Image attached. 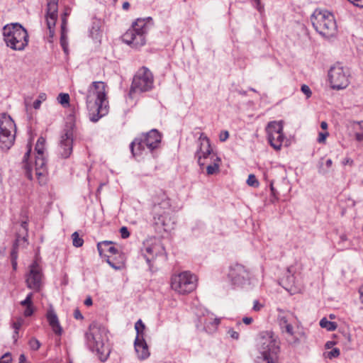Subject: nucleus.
<instances>
[{
    "label": "nucleus",
    "mask_w": 363,
    "mask_h": 363,
    "mask_svg": "<svg viewBox=\"0 0 363 363\" xmlns=\"http://www.w3.org/2000/svg\"><path fill=\"white\" fill-rule=\"evenodd\" d=\"M106 85L103 82H94L88 89L86 104L89 119L96 123L108 112Z\"/></svg>",
    "instance_id": "f257e3e1"
},
{
    "label": "nucleus",
    "mask_w": 363,
    "mask_h": 363,
    "mask_svg": "<svg viewBox=\"0 0 363 363\" xmlns=\"http://www.w3.org/2000/svg\"><path fill=\"white\" fill-rule=\"evenodd\" d=\"M3 37L6 45L15 51H23L28 45L27 30L18 23L6 24L3 27Z\"/></svg>",
    "instance_id": "f03ea898"
},
{
    "label": "nucleus",
    "mask_w": 363,
    "mask_h": 363,
    "mask_svg": "<svg viewBox=\"0 0 363 363\" xmlns=\"http://www.w3.org/2000/svg\"><path fill=\"white\" fill-rule=\"evenodd\" d=\"M172 213L169 199L163 195L161 202L154 206V225L158 233L170 232L174 228L175 218Z\"/></svg>",
    "instance_id": "7ed1b4c3"
},
{
    "label": "nucleus",
    "mask_w": 363,
    "mask_h": 363,
    "mask_svg": "<svg viewBox=\"0 0 363 363\" xmlns=\"http://www.w3.org/2000/svg\"><path fill=\"white\" fill-rule=\"evenodd\" d=\"M257 345L261 354V357L257 358V363H275L274 357L279 351V346L274 333L261 332L259 335Z\"/></svg>",
    "instance_id": "20e7f679"
},
{
    "label": "nucleus",
    "mask_w": 363,
    "mask_h": 363,
    "mask_svg": "<svg viewBox=\"0 0 363 363\" xmlns=\"http://www.w3.org/2000/svg\"><path fill=\"white\" fill-rule=\"evenodd\" d=\"M144 248L141 249V254L139 259L145 261L150 271L154 270L155 266L157 267L160 262L167 260V254L164 246L160 241L147 240L144 242Z\"/></svg>",
    "instance_id": "39448f33"
},
{
    "label": "nucleus",
    "mask_w": 363,
    "mask_h": 363,
    "mask_svg": "<svg viewBox=\"0 0 363 363\" xmlns=\"http://www.w3.org/2000/svg\"><path fill=\"white\" fill-rule=\"evenodd\" d=\"M315 30L321 35L330 38L336 33L337 24L333 14L328 11L315 9L311 16Z\"/></svg>",
    "instance_id": "423d86ee"
},
{
    "label": "nucleus",
    "mask_w": 363,
    "mask_h": 363,
    "mask_svg": "<svg viewBox=\"0 0 363 363\" xmlns=\"http://www.w3.org/2000/svg\"><path fill=\"white\" fill-rule=\"evenodd\" d=\"M16 124L10 116L6 113L0 116V150L6 151L14 143Z\"/></svg>",
    "instance_id": "0eeeda50"
},
{
    "label": "nucleus",
    "mask_w": 363,
    "mask_h": 363,
    "mask_svg": "<svg viewBox=\"0 0 363 363\" xmlns=\"http://www.w3.org/2000/svg\"><path fill=\"white\" fill-rule=\"evenodd\" d=\"M171 287L180 294L193 291L196 287V277L189 272H184L172 277Z\"/></svg>",
    "instance_id": "6e6552de"
},
{
    "label": "nucleus",
    "mask_w": 363,
    "mask_h": 363,
    "mask_svg": "<svg viewBox=\"0 0 363 363\" xmlns=\"http://www.w3.org/2000/svg\"><path fill=\"white\" fill-rule=\"evenodd\" d=\"M349 77V69L339 63L331 67L328 72L329 82L333 89L339 90L346 88L350 83Z\"/></svg>",
    "instance_id": "1a4fd4ad"
},
{
    "label": "nucleus",
    "mask_w": 363,
    "mask_h": 363,
    "mask_svg": "<svg viewBox=\"0 0 363 363\" xmlns=\"http://www.w3.org/2000/svg\"><path fill=\"white\" fill-rule=\"evenodd\" d=\"M104 328L96 323H91L89 325V331L86 333V340L89 348L98 353L103 352L104 338L102 334Z\"/></svg>",
    "instance_id": "9d476101"
},
{
    "label": "nucleus",
    "mask_w": 363,
    "mask_h": 363,
    "mask_svg": "<svg viewBox=\"0 0 363 363\" xmlns=\"http://www.w3.org/2000/svg\"><path fill=\"white\" fill-rule=\"evenodd\" d=\"M42 269L36 260L29 267V272L26 275V283L27 287L35 291H39L43 285Z\"/></svg>",
    "instance_id": "9b49d317"
},
{
    "label": "nucleus",
    "mask_w": 363,
    "mask_h": 363,
    "mask_svg": "<svg viewBox=\"0 0 363 363\" xmlns=\"http://www.w3.org/2000/svg\"><path fill=\"white\" fill-rule=\"evenodd\" d=\"M228 277L235 286H242L250 279V273L245 266L235 263L230 267Z\"/></svg>",
    "instance_id": "f8f14e48"
},
{
    "label": "nucleus",
    "mask_w": 363,
    "mask_h": 363,
    "mask_svg": "<svg viewBox=\"0 0 363 363\" xmlns=\"http://www.w3.org/2000/svg\"><path fill=\"white\" fill-rule=\"evenodd\" d=\"M73 149V131L71 128L64 130L60 136L57 152L58 155L64 159L68 158Z\"/></svg>",
    "instance_id": "ddd939ff"
},
{
    "label": "nucleus",
    "mask_w": 363,
    "mask_h": 363,
    "mask_svg": "<svg viewBox=\"0 0 363 363\" xmlns=\"http://www.w3.org/2000/svg\"><path fill=\"white\" fill-rule=\"evenodd\" d=\"M162 141V135L157 129H152L147 133H143L140 141L138 142V149L145 145L151 152L157 149Z\"/></svg>",
    "instance_id": "4468645a"
},
{
    "label": "nucleus",
    "mask_w": 363,
    "mask_h": 363,
    "mask_svg": "<svg viewBox=\"0 0 363 363\" xmlns=\"http://www.w3.org/2000/svg\"><path fill=\"white\" fill-rule=\"evenodd\" d=\"M58 0H47L46 23L50 38L55 35V27L57 20Z\"/></svg>",
    "instance_id": "2eb2a0df"
},
{
    "label": "nucleus",
    "mask_w": 363,
    "mask_h": 363,
    "mask_svg": "<svg viewBox=\"0 0 363 363\" xmlns=\"http://www.w3.org/2000/svg\"><path fill=\"white\" fill-rule=\"evenodd\" d=\"M153 75L148 68L143 67L138 70V91H150L153 88Z\"/></svg>",
    "instance_id": "dca6fc26"
},
{
    "label": "nucleus",
    "mask_w": 363,
    "mask_h": 363,
    "mask_svg": "<svg viewBox=\"0 0 363 363\" xmlns=\"http://www.w3.org/2000/svg\"><path fill=\"white\" fill-rule=\"evenodd\" d=\"M145 324L140 319L138 320V358L140 360L147 359L150 352L148 345L144 339Z\"/></svg>",
    "instance_id": "f3484780"
},
{
    "label": "nucleus",
    "mask_w": 363,
    "mask_h": 363,
    "mask_svg": "<svg viewBox=\"0 0 363 363\" xmlns=\"http://www.w3.org/2000/svg\"><path fill=\"white\" fill-rule=\"evenodd\" d=\"M199 148L196 152V157L198 160V164L200 167L204 166V162H201L202 158H207L211 153L212 149L210 144V140L203 133H201L199 138Z\"/></svg>",
    "instance_id": "a211bd4d"
},
{
    "label": "nucleus",
    "mask_w": 363,
    "mask_h": 363,
    "mask_svg": "<svg viewBox=\"0 0 363 363\" xmlns=\"http://www.w3.org/2000/svg\"><path fill=\"white\" fill-rule=\"evenodd\" d=\"M153 24V20L151 17L138 18V45H144L145 44L146 40L144 34L147 32L149 27Z\"/></svg>",
    "instance_id": "6ab92c4d"
},
{
    "label": "nucleus",
    "mask_w": 363,
    "mask_h": 363,
    "mask_svg": "<svg viewBox=\"0 0 363 363\" xmlns=\"http://www.w3.org/2000/svg\"><path fill=\"white\" fill-rule=\"evenodd\" d=\"M35 172L40 183L44 182L47 174L46 161L44 155H36L35 160Z\"/></svg>",
    "instance_id": "aec40b11"
},
{
    "label": "nucleus",
    "mask_w": 363,
    "mask_h": 363,
    "mask_svg": "<svg viewBox=\"0 0 363 363\" xmlns=\"http://www.w3.org/2000/svg\"><path fill=\"white\" fill-rule=\"evenodd\" d=\"M46 318L53 333L55 335L60 336L62 334L63 330L60 324L58 317L52 308L48 311Z\"/></svg>",
    "instance_id": "412c9836"
},
{
    "label": "nucleus",
    "mask_w": 363,
    "mask_h": 363,
    "mask_svg": "<svg viewBox=\"0 0 363 363\" xmlns=\"http://www.w3.org/2000/svg\"><path fill=\"white\" fill-rule=\"evenodd\" d=\"M283 131V121H271L266 127V132L267 134V138H272L274 135H277L279 133Z\"/></svg>",
    "instance_id": "4be33fe9"
},
{
    "label": "nucleus",
    "mask_w": 363,
    "mask_h": 363,
    "mask_svg": "<svg viewBox=\"0 0 363 363\" xmlns=\"http://www.w3.org/2000/svg\"><path fill=\"white\" fill-rule=\"evenodd\" d=\"M136 36V20L132 22V26L122 36V40L127 45L133 43Z\"/></svg>",
    "instance_id": "5701e85b"
},
{
    "label": "nucleus",
    "mask_w": 363,
    "mask_h": 363,
    "mask_svg": "<svg viewBox=\"0 0 363 363\" xmlns=\"http://www.w3.org/2000/svg\"><path fill=\"white\" fill-rule=\"evenodd\" d=\"M111 244H113V242L108 240H104L99 242L97 244V250L99 251V255L101 256L102 253L104 251H107L111 253L112 255H116L118 252V251L116 247L111 246Z\"/></svg>",
    "instance_id": "b1692460"
},
{
    "label": "nucleus",
    "mask_w": 363,
    "mask_h": 363,
    "mask_svg": "<svg viewBox=\"0 0 363 363\" xmlns=\"http://www.w3.org/2000/svg\"><path fill=\"white\" fill-rule=\"evenodd\" d=\"M285 139L284 134L282 132L277 133V135H273L272 138H269L268 141L270 145L276 150H281L282 146V143Z\"/></svg>",
    "instance_id": "393cba45"
},
{
    "label": "nucleus",
    "mask_w": 363,
    "mask_h": 363,
    "mask_svg": "<svg viewBox=\"0 0 363 363\" xmlns=\"http://www.w3.org/2000/svg\"><path fill=\"white\" fill-rule=\"evenodd\" d=\"M283 333H286L289 337H290L289 341H291L293 343H298L299 339L296 337L295 332L294 329V326L292 325V323L290 325H288L285 328L281 330Z\"/></svg>",
    "instance_id": "a878e982"
},
{
    "label": "nucleus",
    "mask_w": 363,
    "mask_h": 363,
    "mask_svg": "<svg viewBox=\"0 0 363 363\" xmlns=\"http://www.w3.org/2000/svg\"><path fill=\"white\" fill-rule=\"evenodd\" d=\"M30 152H31V146H30V145H28V150L24 155L23 162L24 163V168L26 170L27 177L31 179H32L31 178L32 168L28 162V160L30 155Z\"/></svg>",
    "instance_id": "bb28decb"
},
{
    "label": "nucleus",
    "mask_w": 363,
    "mask_h": 363,
    "mask_svg": "<svg viewBox=\"0 0 363 363\" xmlns=\"http://www.w3.org/2000/svg\"><path fill=\"white\" fill-rule=\"evenodd\" d=\"M292 317L293 315L291 313L280 315L279 316V324L281 330L291 323Z\"/></svg>",
    "instance_id": "cd10ccee"
},
{
    "label": "nucleus",
    "mask_w": 363,
    "mask_h": 363,
    "mask_svg": "<svg viewBox=\"0 0 363 363\" xmlns=\"http://www.w3.org/2000/svg\"><path fill=\"white\" fill-rule=\"evenodd\" d=\"M320 325L321 328H325L328 331H334L337 327L335 322L329 321L326 318H323L320 320Z\"/></svg>",
    "instance_id": "c85d7f7f"
},
{
    "label": "nucleus",
    "mask_w": 363,
    "mask_h": 363,
    "mask_svg": "<svg viewBox=\"0 0 363 363\" xmlns=\"http://www.w3.org/2000/svg\"><path fill=\"white\" fill-rule=\"evenodd\" d=\"M21 240H23V242L26 241V237H23L22 238H21L20 236L17 237L15 242L13 245V247H12L11 252V260L17 259L18 247V243L21 241Z\"/></svg>",
    "instance_id": "c756f323"
},
{
    "label": "nucleus",
    "mask_w": 363,
    "mask_h": 363,
    "mask_svg": "<svg viewBox=\"0 0 363 363\" xmlns=\"http://www.w3.org/2000/svg\"><path fill=\"white\" fill-rule=\"evenodd\" d=\"M67 32L61 31L60 36V45L63 49L64 52L67 55L68 54V40H67Z\"/></svg>",
    "instance_id": "7c9ffc66"
},
{
    "label": "nucleus",
    "mask_w": 363,
    "mask_h": 363,
    "mask_svg": "<svg viewBox=\"0 0 363 363\" xmlns=\"http://www.w3.org/2000/svg\"><path fill=\"white\" fill-rule=\"evenodd\" d=\"M216 161L218 162H214L213 164L208 165L206 167L207 174L208 175H212L216 172L219 171V164L218 162L220 161L219 157H216Z\"/></svg>",
    "instance_id": "2f4dec72"
},
{
    "label": "nucleus",
    "mask_w": 363,
    "mask_h": 363,
    "mask_svg": "<svg viewBox=\"0 0 363 363\" xmlns=\"http://www.w3.org/2000/svg\"><path fill=\"white\" fill-rule=\"evenodd\" d=\"M72 245L76 247H82L84 244V240L79 237L77 232H74L72 235Z\"/></svg>",
    "instance_id": "473e14b6"
},
{
    "label": "nucleus",
    "mask_w": 363,
    "mask_h": 363,
    "mask_svg": "<svg viewBox=\"0 0 363 363\" xmlns=\"http://www.w3.org/2000/svg\"><path fill=\"white\" fill-rule=\"evenodd\" d=\"M57 101L63 106H67L69 104V95L65 93H60L57 96Z\"/></svg>",
    "instance_id": "72a5a7b5"
},
{
    "label": "nucleus",
    "mask_w": 363,
    "mask_h": 363,
    "mask_svg": "<svg viewBox=\"0 0 363 363\" xmlns=\"http://www.w3.org/2000/svg\"><path fill=\"white\" fill-rule=\"evenodd\" d=\"M332 164H333L332 160H330V159L327 160L326 162H325L326 168H324L323 162H319V166H318V172H319V173L320 174H325V173H327L328 172V169L331 167Z\"/></svg>",
    "instance_id": "f704fd0d"
},
{
    "label": "nucleus",
    "mask_w": 363,
    "mask_h": 363,
    "mask_svg": "<svg viewBox=\"0 0 363 363\" xmlns=\"http://www.w3.org/2000/svg\"><path fill=\"white\" fill-rule=\"evenodd\" d=\"M28 344H29L30 349L33 350H35V351L38 350L40 347V345H41L40 341L35 337H32L29 340Z\"/></svg>",
    "instance_id": "c9c22d12"
},
{
    "label": "nucleus",
    "mask_w": 363,
    "mask_h": 363,
    "mask_svg": "<svg viewBox=\"0 0 363 363\" xmlns=\"http://www.w3.org/2000/svg\"><path fill=\"white\" fill-rule=\"evenodd\" d=\"M247 184L253 187H257L259 186V182L254 174H250L247 179Z\"/></svg>",
    "instance_id": "e433bc0d"
},
{
    "label": "nucleus",
    "mask_w": 363,
    "mask_h": 363,
    "mask_svg": "<svg viewBox=\"0 0 363 363\" xmlns=\"http://www.w3.org/2000/svg\"><path fill=\"white\" fill-rule=\"evenodd\" d=\"M23 323L24 320L22 318H18L16 320L12 323V327L14 330L18 331Z\"/></svg>",
    "instance_id": "4c0bfd02"
},
{
    "label": "nucleus",
    "mask_w": 363,
    "mask_h": 363,
    "mask_svg": "<svg viewBox=\"0 0 363 363\" xmlns=\"http://www.w3.org/2000/svg\"><path fill=\"white\" fill-rule=\"evenodd\" d=\"M11 353L6 352L0 358V363H11Z\"/></svg>",
    "instance_id": "58836bf2"
},
{
    "label": "nucleus",
    "mask_w": 363,
    "mask_h": 363,
    "mask_svg": "<svg viewBox=\"0 0 363 363\" xmlns=\"http://www.w3.org/2000/svg\"><path fill=\"white\" fill-rule=\"evenodd\" d=\"M136 80V75H134L133 77V82H132V85L130 86V91H129V94H128V96L129 98L130 99H133L134 96H135V81Z\"/></svg>",
    "instance_id": "ea45409f"
},
{
    "label": "nucleus",
    "mask_w": 363,
    "mask_h": 363,
    "mask_svg": "<svg viewBox=\"0 0 363 363\" xmlns=\"http://www.w3.org/2000/svg\"><path fill=\"white\" fill-rule=\"evenodd\" d=\"M301 91L306 96V98L308 99L311 96L312 92L308 86L306 84H303L301 86Z\"/></svg>",
    "instance_id": "a19ab883"
},
{
    "label": "nucleus",
    "mask_w": 363,
    "mask_h": 363,
    "mask_svg": "<svg viewBox=\"0 0 363 363\" xmlns=\"http://www.w3.org/2000/svg\"><path fill=\"white\" fill-rule=\"evenodd\" d=\"M121 236L123 239L128 238L130 236V233L125 226H123L120 229Z\"/></svg>",
    "instance_id": "79ce46f5"
},
{
    "label": "nucleus",
    "mask_w": 363,
    "mask_h": 363,
    "mask_svg": "<svg viewBox=\"0 0 363 363\" xmlns=\"http://www.w3.org/2000/svg\"><path fill=\"white\" fill-rule=\"evenodd\" d=\"M340 355V350L337 348H333L328 354V357L330 359L337 357Z\"/></svg>",
    "instance_id": "37998d69"
},
{
    "label": "nucleus",
    "mask_w": 363,
    "mask_h": 363,
    "mask_svg": "<svg viewBox=\"0 0 363 363\" xmlns=\"http://www.w3.org/2000/svg\"><path fill=\"white\" fill-rule=\"evenodd\" d=\"M35 150L36 151V155H44V150H45V146L41 145H38V144H36L35 145Z\"/></svg>",
    "instance_id": "c03bdc74"
},
{
    "label": "nucleus",
    "mask_w": 363,
    "mask_h": 363,
    "mask_svg": "<svg viewBox=\"0 0 363 363\" xmlns=\"http://www.w3.org/2000/svg\"><path fill=\"white\" fill-rule=\"evenodd\" d=\"M61 20H62L61 31L67 32V18H65V17H62L61 16Z\"/></svg>",
    "instance_id": "a18cd8bd"
},
{
    "label": "nucleus",
    "mask_w": 363,
    "mask_h": 363,
    "mask_svg": "<svg viewBox=\"0 0 363 363\" xmlns=\"http://www.w3.org/2000/svg\"><path fill=\"white\" fill-rule=\"evenodd\" d=\"M33 313V306H26V308L25 309L24 311V315L26 317H29L30 315H32Z\"/></svg>",
    "instance_id": "49530a36"
},
{
    "label": "nucleus",
    "mask_w": 363,
    "mask_h": 363,
    "mask_svg": "<svg viewBox=\"0 0 363 363\" xmlns=\"http://www.w3.org/2000/svg\"><path fill=\"white\" fill-rule=\"evenodd\" d=\"M229 137V133L227 130L222 131L219 135V139L221 142L225 141Z\"/></svg>",
    "instance_id": "de8ad7c7"
},
{
    "label": "nucleus",
    "mask_w": 363,
    "mask_h": 363,
    "mask_svg": "<svg viewBox=\"0 0 363 363\" xmlns=\"http://www.w3.org/2000/svg\"><path fill=\"white\" fill-rule=\"evenodd\" d=\"M328 132H325V133H319V135H318V141L319 143H324L325 140V138L327 136H328Z\"/></svg>",
    "instance_id": "09e8293b"
},
{
    "label": "nucleus",
    "mask_w": 363,
    "mask_h": 363,
    "mask_svg": "<svg viewBox=\"0 0 363 363\" xmlns=\"http://www.w3.org/2000/svg\"><path fill=\"white\" fill-rule=\"evenodd\" d=\"M228 333L232 338L235 340H238L239 338V333L233 329H230Z\"/></svg>",
    "instance_id": "8fccbe9b"
},
{
    "label": "nucleus",
    "mask_w": 363,
    "mask_h": 363,
    "mask_svg": "<svg viewBox=\"0 0 363 363\" xmlns=\"http://www.w3.org/2000/svg\"><path fill=\"white\" fill-rule=\"evenodd\" d=\"M348 1L353 4L354 6L363 8V0H347Z\"/></svg>",
    "instance_id": "3c124183"
},
{
    "label": "nucleus",
    "mask_w": 363,
    "mask_h": 363,
    "mask_svg": "<svg viewBox=\"0 0 363 363\" xmlns=\"http://www.w3.org/2000/svg\"><path fill=\"white\" fill-rule=\"evenodd\" d=\"M21 305L23 306H32V301L29 299V297H26L23 301H21Z\"/></svg>",
    "instance_id": "603ef678"
},
{
    "label": "nucleus",
    "mask_w": 363,
    "mask_h": 363,
    "mask_svg": "<svg viewBox=\"0 0 363 363\" xmlns=\"http://www.w3.org/2000/svg\"><path fill=\"white\" fill-rule=\"evenodd\" d=\"M355 138L359 142L363 141V133L357 132L355 133Z\"/></svg>",
    "instance_id": "864d4df0"
},
{
    "label": "nucleus",
    "mask_w": 363,
    "mask_h": 363,
    "mask_svg": "<svg viewBox=\"0 0 363 363\" xmlns=\"http://www.w3.org/2000/svg\"><path fill=\"white\" fill-rule=\"evenodd\" d=\"M262 307V306L259 303L258 301H254L253 309L255 311H258L261 309Z\"/></svg>",
    "instance_id": "5fc2aeb1"
},
{
    "label": "nucleus",
    "mask_w": 363,
    "mask_h": 363,
    "mask_svg": "<svg viewBox=\"0 0 363 363\" xmlns=\"http://www.w3.org/2000/svg\"><path fill=\"white\" fill-rule=\"evenodd\" d=\"M107 262L108 263V264L113 267V269H120V266H116L113 262H112L109 258V257H108L107 258Z\"/></svg>",
    "instance_id": "6e6d98bb"
},
{
    "label": "nucleus",
    "mask_w": 363,
    "mask_h": 363,
    "mask_svg": "<svg viewBox=\"0 0 363 363\" xmlns=\"http://www.w3.org/2000/svg\"><path fill=\"white\" fill-rule=\"evenodd\" d=\"M40 104H41V100L40 99H36L34 102H33V108L35 109H38L40 108Z\"/></svg>",
    "instance_id": "4d7b16f0"
},
{
    "label": "nucleus",
    "mask_w": 363,
    "mask_h": 363,
    "mask_svg": "<svg viewBox=\"0 0 363 363\" xmlns=\"http://www.w3.org/2000/svg\"><path fill=\"white\" fill-rule=\"evenodd\" d=\"M135 142H136V139L133 140L130 144V149L133 156H135L134 146H135Z\"/></svg>",
    "instance_id": "13d9d810"
},
{
    "label": "nucleus",
    "mask_w": 363,
    "mask_h": 363,
    "mask_svg": "<svg viewBox=\"0 0 363 363\" xmlns=\"http://www.w3.org/2000/svg\"><path fill=\"white\" fill-rule=\"evenodd\" d=\"M353 163V160H351L350 158H345L344 159V160L342 161V164L343 165H347V164H350V165H352Z\"/></svg>",
    "instance_id": "bf43d9fd"
},
{
    "label": "nucleus",
    "mask_w": 363,
    "mask_h": 363,
    "mask_svg": "<svg viewBox=\"0 0 363 363\" xmlns=\"http://www.w3.org/2000/svg\"><path fill=\"white\" fill-rule=\"evenodd\" d=\"M244 323L249 325L252 322V318L250 317H245L242 319Z\"/></svg>",
    "instance_id": "052dcab7"
},
{
    "label": "nucleus",
    "mask_w": 363,
    "mask_h": 363,
    "mask_svg": "<svg viewBox=\"0 0 363 363\" xmlns=\"http://www.w3.org/2000/svg\"><path fill=\"white\" fill-rule=\"evenodd\" d=\"M36 144H38L40 145H43L45 146V139L43 138V137H40L38 140H37V143Z\"/></svg>",
    "instance_id": "680f3d73"
},
{
    "label": "nucleus",
    "mask_w": 363,
    "mask_h": 363,
    "mask_svg": "<svg viewBox=\"0 0 363 363\" xmlns=\"http://www.w3.org/2000/svg\"><path fill=\"white\" fill-rule=\"evenodd\" d=\"M93 303L92 302V299L90 296H89L88 298H86V300L84 301V304L87 306H91Z\"/></svg>",
    "instance_id": "e2e57ef3"
},
{
    "label": "nucleus",
    "mask_w": 363,
    "mask_h": 363,
    "mask_svg": "<svg viewBox=\"0 0 363 363\" xmlns=\"http://www.w3.org/2000/svg\"><path fill=\"white\" fill-rule=\"evenodd\" d=\"M74 315L75 318H77V319H82L83 318V316L79 310H76L74 311Z\"/></svg>",
    "instance_id": "0e129e2a"
},
{
    "label": "nucleus",
    "mask_w": 363,
    "mask_h": 363,
    "mask_svg": "<svg viewBox=\"0 0 363 363\" xmlns=\"http://www.w3.org/2000/svg\"><path fill=\"white\" fill-rule=\"evenodd\" d=\"M18 337V331L14 330L13 335V339L14 342H16Z\"/></svg>",
    "instance_id": "69168bd1"
},
{
    "label": "nucleus",
    "mask_w": 363,
    "mask_h": 363,
    "mask_svg": "<svg viewBox=\"0 0 363 363\" xmlns=\"http://www.w3.org/2000/svg\"><path fill=\"white\" fill-rule=\"evenodd\" d=\"M320 127L322 129L325 130L328 128V123L325 121H322L320 123Z\"/></svg>",
    "instance_id": "338daca9"
},
{
    "label": "nucleus",
    "mask_w": 363,
    "mask_h": 363,
    "mask_svg": "<svg viewBox=\"0 0 363 363\" xmlns=\"http://www.w3.org/2000/svg\"><path fill=\"white\" fill-rule=\"evenodd\" d=\"M359 294L361 301L363 303V286L359 289Z\"/></svg>",
    "instance_id": "774afa93"
}]
</instances>
